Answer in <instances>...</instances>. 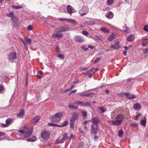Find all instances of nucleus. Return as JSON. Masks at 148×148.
I'll use <instances>...</instances> for the list:
<instances>
[{"label":"nucleus","mask_w":148,"mask_h":148,"mask_svg":"<svg viewBox=\"0 0 148 148\" xmlns=\"http://www.w3.org/2000/svg\"><path fill=\"white\" fill-rule=\"evenodd\" d=\"M67 19H68L67 18H60L59 19V20L60 21H67Z\"/></svg>","instance_id":"obj_58"},{"label":"nucleus","mask_w":148,"mask_h":148,"mask_svg":"<svg viewBox=\"0 0 148 148\" xmlns=\"http://www.w3.org/2000/svg\"><path fill=\"white\" fill-rule=\"evenodd\" d=\"M82 33L85 36H87L88 35V32L86 31L83 30L82 32Z\"/></svg>","instance_id":"obj_50"},{"label":"nucleus","mask_w":148,"mask_h":148,"mask_svg":"<svg viewBox=\"0 0 148 148\" xmlns=\"http://www.w3.org/2000/svg\"><path fill=\"white\" fill-rule=\"evenodd\" d=\"M98 125L93 124L91 126V133L92 134H96L98 131Z\"/></svg>","instance_id":"obj_5"},{"label":"nucleus","mask_w":148,"mask_h":148,"mask_svg":"<svg viewBox=\"0 0 148 148\" xmlns=\"http://www.w3.org/2000/svg\"><path fill=\"white\" fill-rule=\"evenodd\" d=\"M142 41L143 42L142 43V45L143 46H146L148 44V38L143 37L142 38Z\"/></svg>","instance_id":"obj_15"},{"label":"nucleus","mask_w":148,"mask_h":148,"mask_svg":"<svg viewBox=\"0 0 148 148\" xmlns=\"http://www.w3.org/2000/svg\"><path fill=\"white\" fill-rule=\"evenodd\" d=\"M25 40L29 45H30L31 43V40L30 38L27 37H25Z\"/></svg>","instance_id":"obj_36"},{"label":"nucleus","mask_w":148,"mask_h":148,"mask_svg":"<svg viewBox=\"0 0 148 148\" xmlns=\"http://www.w3.org/2000/svg\"><path fill=\"white\" fill-rule=\"evenodd\" d=\"M143 30L146 31L148 32V25H145L143 28Z\"/></svg>","instance_id":"obj_46"},{"label":"nucleus","mask_w":148,"mask_h":148,"mask_svg":"<svg viewBox=\"0 0 148 148\" xmlns=\"http://www.w3.org/2000/svg\"><path fill=\"white\" fill-rule=\"evenodd\" d=\"M48 125L49 126H54V123H48Z\"/></svg>","instance_id":"obj_57"},{"label":"nucleus","mask_w":148,"mask_h":148,"mask_svg":"<svg viewBox=\"0 0 148 148\" xmlns=\"http://www.w3.org/2000/svg\"><path fill=\"white\" fill-rule=\"evenodd\" d=\"M40 119V116H37L32 119L31 121V122L33 123L36 124L39 121Z\"/></svg>","instance_id":"obj_16"},{"label":"nucleus","mask_w":148,"mask_h":148,"mask_svg":"<svg viewBox=\"0 0 148 148\" xmlns=\"http://www.w3.org/2000/svg\"><path fill=\"white\" fill-rule=\"evenodd\" d=\"M1 127H2L4 128L8 127V125L6 123V124L1 123Z\"/></svg>","instance_id":"obj_43"},{"label":"nucleus","mask_w":148,"mask_h":148,"mask_svg":"<svg viewBox=\"0 0 148 148\" xmlns=\"http://www.w3.org/2000/svg\"><path fill=\"white\" fill-rule=\"evenodd\" d=\"M106 16L107 18L111 19L113 17V14L112 12L110 11L108 13L106 14Z\"/></svg>","instance_id":"obj_21"},{"label":"nucleus","mask_w":148,"mask_h":148,"mask_svg":"<svg viewBox=\"0 0 148 148\" xmlns=\"http://www.w3.org/2000/svg\"><path fill=\"white\" fill-rule=\"evenodd\" d=\"M32 129H30L28 131L25 132V135L24 136V137L27 138L30 136L32 134Z\"/></svg>","instance_id":"obj_17"},{"label":"nucleus","mask_w":148,"mask_h":148,"mask_svg":"<svg viewBox=\"0 0 148 148\" xmlns=\"http://www.w3.org/2000/svg\"><path fill=\"white\" fill-rule=\"evenodd\" d=\"M75 103L77 104L84 106V103L82 101H76L75 102Z\"/></svg>","instance_id":"obj_33"},{"label":"nucleus","mask_w":148,"mask_h":148,"mask_svg":"<svg viewBox=\"0 0 148 148\" xmlns=\"http://www.w3.org/2000/svg\"><path fill=\"white\" fill-rule=\"evenodd\" d=\"M95 38L98 40H101V39L100 38V36L99 35H96L95 36Z\"/></svg>","instance_id":"obj_56"},{"label":"nucleus","mask_w":148,"mask_h":148,"mask_svg":"<svg viewBox=\"0 0 148 148\" xmlns=\"http://www.w3.org/2000/svg\"><path fill=\"white\" fill-rule=\"evenodd\" d=\"M94 23L93 22L90 21L88 23V24L89 25H92L94 24Z\"/></svg>","instance_id":"obj_62"},{"label":"nucleus","mask_w":148,"mask_h":148,"mask_svg":"<svg viewBox=\"0 0 148 148\" xmlns=\"http://www.w3.org/2000/svg\"><path fill=\"white\" fill-rule=\"evenodd\" d=\"M134 108L136 110H140L141 109V105L137 103L134 105Z\"/></svg>","instance_id":"obj_19"},{"label":"nucleus","mask_w":148,"mask_h":148,"mask_svg":"<svg viewBox=\"0 0 148 148\" xmlns=\"http://www.w3.org/2000/svg\"><path fill=\"white\" fill-rule=\"evenodd\" d=\"M70 127L73 129L74 128V123L70 122Z\"/></svg>","instance_id":"obj_45"},{"label":"nucleus","mask_w":148,"mask_h":148,"mask_svg":"<svg viewBox=\"0 0 148 148\" xmlns=\"http://www.w3.org/2000/svg\"><path fill=\"white\" fill-rule=\"evenodd\" d=\"M68 138V134H64L63 137L60 138V136L58 137L56 140V144L63 143Z\"/></svg>","instance_id":"obj_4"},{"label":"nucleus","mask_w":148,"mask_h":148,"mask_svg":"<svg viewBox=\"0 0 148 148\" xmlns=\"http://www.w3.org/2000/svg\"><path fill=\"white\" fill-rule=\"evenodd\" d=\"M135 39V36L133 34H131L127 39V41L131 42Z\"/></svg>","instance_id":"obj_18"},{"label":"nucleus","mask_w":148,"mask_h":148,"mask_svg":"<svg viewBox=\"0 0 148 148\" xmlns=\"http://www.w3.org/2000/svg\"><path fill=\"white\" fill-rule=\"evenodd\" d=\"M117 34L116 32H113L108 38V40L109 41H111L115 38Z\"/></svg>","instance_id":"obj_13"},{"label":"nucleus","mask_w":148,"mask_h":148,"mask_svg":"<svg viewBox=\"0 0 148 148\" xmlns=\"http://www.w3.org/2000/svg\"><path fill=\"white\" fill-rule=\"evenodd\" d=\"M89 11V9L86 6H85L82 7L79 10V13L81 16H83L86 15Z\"/></svg>","instance_id":"obj_3"},{"label":"nucleus","mask_w":148,"mask_h":148,"mask_svg":"<svg viewBox=\"0 0 148 148\" xmlns=\"http://www.w3.org/2000/svg\"><path fill=\"white\" fill-rule=\"evenodd\" d=\"M50 136L49 133L46 131H43L41 134V136L43 139L46 140L48 139Z\"/></svg>","instance_id":"obj_8"},{"label":"nucleus","mask_w":148,"mask_h":148,"mask_svg":"<svg viewBox=\"0 0 148 148\" xmlns=\"http://www.w3.org/2000/svg\"><path fill=\"white\" fill-rule=\"evenodd\" d=\"M93 95V93H90L82 94L81 95V96L86 97H92V95Z\"/></svg>","instance_id":"obj_31"},{"label":"nucleus","mask_w":148,"mask_h":148,"mask_svg":"<svg viewBox=\"0 0 148 148\" xmlns=\"http://www.w3.org/2000/svg\"><path fill=\"white\" fill-rule=\"evenodd\" d=\"M7 16L11 17L12 18L14 16V14L13 12H11L10 13H7Z\"/></svg>","instance_id":"obj_35"},{"label":"nucleus","mask_w":148,"mask_h":148,"mask_svg":"<svg viewBox=\"0 0 148 148\" xmlns=\"http://www.w3.org/2000/svg\"><path fill=\"white\" fill-rule=\"evenodd\" d=\"M70 28L69 27H64L63 26L61 27L59 29V32L60 33H62L63 32H66L70 30Z\"/></svg>","instance_id":"obj_11"},{"label":"nucleus","mask_w":148,"mask_h":148,"mask_svg":"<svg viewBox=\"0 0 148 148\" xmlns=\"http://www.w3.org/2000/svg\"><path fill=\"white\" fill-rule=\"evenodd\" d=\"M13 120L11 118H8L7 119L5 123L7 124L8 125V126L11 124H12V123L13 122Z\"/></svg>","instance_id":"obj_20"},{"label":"nucleus","mask_w":148,"mask_h":148,"mask_svg":"<svg viewBox=\"0 0 148 148\" xmlns=\"http://www.w3.org/2000/svg\"><path fill=\"white\" fill-rule=\"evenodd\" d=\"M122 94L125 95L127 98L129 99H134L136 97L135 95L129 93H124V94Z\"/></svg>","instance_id":"obj_12"},{"label":"nucleus","mask_w":148,"mask_h":148,"mask_svg":"<svg viewBox=\"0 0 148 148\" xmlns=\"http://www.w3.org/2000/svg\"><path fill=\"white\" fill-rule=\"evenodd\" d=\"M120 41L119 39L116 40L114 45H112L110 46L111 49L113 48L115 49H118L120 47Z\"/></svg>","instance_id":"obj_9"},{"label":"nucleus","mask_w":148,"mask_h":148,"mask_svg":"<svg viewBox=\"0 0 148 148\" xmlns=\"http://www.w3.org/2000/svg\"><path fill=\"white\" fill-rule=\"evenodd\" d=\"M123 30H122L125 32L128 33L130 32L129 28L126 27H123Z\"/></svg>","instance_id":"obj_29"},{"label":"nucleus","mask_w":148,"mask_h":148,"mask_svg":"<svg viewBox=\"0 0 148 148\" xmlns=\"http://www.w3.org/2000/svg\"><path fill=\"white\" fill-rule=\"evenodd\" d=\"M114 2V0H108L107 1V4L110 5H111Z\"/></svg>","instance_id":"obj_39"},{"label":"nucleus","mask_w":148,"mask_h":148,"mask_svg":"<svg viewBox=\"0 0 148 148\" xmlns=\"http://www.w3.org/2000/svg\"><path fill=\"white\" fill-rule=\"evenodd\" d=\"M97 108H99V110L100 111H101V113H103L105 112V110L103 108V107H98Z\"/></svg>","instance_id":"obj_40"},{"label":"nucleus","mask_w":148,"mask_h":148,"mask_svg":"<svg viewBox=\"0 0 148 148\" xmlns=\"http://www.w3.org/2000/svg\"><path fill=\"white\" fill-rule=\"evenodd\" d=\"M69 138L70 139H73L74 138V136L73 135H70V136L69 137Z\"/></svg>","instance_id":"obj_64"},{"label":"nucleus","mask_w":148,"mask_h":148,"mask_svg":"<svg viewBox=\"0 0 148 148\" xmlns=\"http://www.w3.org/2000/svg\"><path fill=\"white\" fill-rule=\"evenodd\" d=\"M77 119L75 118H74L73 117L71 116L70 119V122L74 123L75 121Z\"/></svg>","instance_id":"obj_48"},{"label":"nucleus","mask_w":148,"mask_h":148,"mask_svg":"<svg viewBox=\"0 0 148 148\" xmlns=\"http://www.w3.org/2000/svg\"><path fill=\"white\" fill-rule=\"evenodd\" d=\"M5 135L4 133L2 132H0V137L1 136H3Z\"/></svg>","instance_id":"obj_61"},{"label":"nucleus","mask_w":148,"mask_h":148,"mask_svg":"<svg viewBox=\"0 0 148 148\" xmlns=\"http://www.w3.org/2000/svg\"><path fill=\"white\" fill-rule=\"evenodd\" d=\"M11 21L12 22L14 23H16L18 21V19L17 17H14L11 18Z\"/></svg>","instance_id":"obj_26"},{"label":"nucleus","mask_w":148,"mask_h":148,"mask_svg":"<svg viewBox=\"0 0 148 148\" xmlns=\"http://www.w3.org/2000/svg\"><path fill=\"white\" fill-rule=\"evenodd\" d=\"M100 30L104 33H108L109 32V30L106 28L104 27L101 28Z\"/></svg>","instance_id":"obj_28"},{"label":"nucleus","mask_w":148,"mask_h":148,"mask_svg":"<svg viewBox=\"0 0 148 148\" xmlns=\"http://www.w3.org/2000/svg\"><path fill=\"white\" fill-rule=\"evenodd\" d=\"M101 59V57H99L98 58H97L94 62V63L95 64L97 63Z\"/></svg>","instance_id":"obj_44"},{"label":"nucleus","mask_w":148,"mask_h":148,"mask_svg":"<svg viewBox=\"0 0 148 148\" xmlns=\"http://www.w3.org/2000/svg\"><path fill=\"white\" fill-rule=\"evenodd\" d=\"M77 119L75 118H74L73 117L71 116L70 119V122L74 123L75 121Z\"/></svg>","instance_id":"obj_49"},{"label":"nucleus","mask_w":148,"mask_h":148,"mask_svg":"<svg viewBox=\"0 0 148 148\" xmlns=\"http://www.w3.org/2000/svg\"><path fill=\"white\" fill-rule=\"evenodd\" d=\"M4 89V87L1 85H0V92L2 91Z\"/></svg>","instance_id":"obj_55"},{"label":"nucleus","mask_w":148,"mask_h":148,"mask_svg":"<svg viewBox=\"0 0 148 148\" xmlns=\"http://www.w3.org/2000/svg\"><path fill=\"white\" fill-rule=\"evenodd\" d=\"M79 116V114L78 113L75 112L73 113L72 116L77 120L78 119Z\"/></svg>","instance_id":"obj_24"},{"label":"nucleus","mask_w":148,"mask_h":148,"mask_svg":"<svg viewBox=\"0 0 148 148\" xmlns=\"http://www.w3.org/2000/svg\"><path fill=\"white\" fill-rule=\"evenodd\" d=\"M74 104V103L73 102H71L69 104L68 107L70 108H71L73 106Z\"/></svg>","instance_id":"obj_47"},{"label":"nucleus","mask_w":148,"mask_h":148,"mask_svg":"<svg viewBox=\"0 0 148 148\" xmlns=\"http://www.w3.org/2000/svg\"><path fill=\"white\" fill-rule=\"evenodd\" d=\"M58 56L61 59H63L64 58V56L62 54H59Z\"/></svg>","instance_id":"obj_51"},{"label":"nucleus","mask_w":148,"mask_h":148,"mask_svg":"<svg viewBox=\"0 0 148 148\" xmlns=\"http://www.w3.org/2000/svg\"><path fill=\"white\" fill-rule=\"evenodd\" d=\"M130 125L132 127H135L137 125V124L134 121H130L129 122Z\"/></svg>","instance_id":"obj_30"},{"label":"nucleus","mask_w":148,"mask_h":148,"mask_svg":"<svg viewBox=\"0 0 148 148\" xmlns=\"http://www.w3.org/2000/svg\"><path fill=\"white\" fill-rule=\"evenodd\" d=\"M92 122L93 123V124L97 125L99 124L100 122L99 119L97 117H95L92 119Z\"/></svg>","instance_id":"obj_14"},{"label":"nucleus","mask_w":148,"mask_h":148,"mask_svg":"<svg viewBox=\"0 0 148 148\" xmlns=\"http://www.w3.org/2000/svg\"><path fill=\"white\" fill-rule=\"evenodd\" d=\"M74 39L76 42L80 43L83 42L85 40L83 37L78 35L75 36Z\"/></svg>","instance_id":"obj_6"},{"label":"nucleus","mask_w":148,"mask_h":148,"mask_svg":"<svg viewBox=\"0 0 148 148\" xmlns=\"http://www.w3.org/2000/svg\"><path fill=\"white\" fill-rule=\"evenodd\" d=\"M133 79L132 78H128L127 80V82H130L131 81L133 80Z\"/></svg>","instance_id":"obj_63"},{"label":"nucleus","mask_w":148,"mask_h":148,"mask_svg":"<svg viewBox=\"0 0 148 148\" xmlns=\"http://www.w3.org/2000/svg\"><path fill=\"white\" fill-rule=\"evenodd\" d=\"M19 132L21 134H25V132L24 130H19Z\"/></svg>","instance_id":"obj_52"},{"label":"nucleus","mask_w":148,"mask_h":148,"mask_svg":"<svg viewBox=\"0 0 148 148\" xmlns=\"http://www.w3.org/2000/svg\"><path fill=\"white\" fill-rule=\"evenodd\" d=\"M60 33L59 31L55 32L52 34V36L54 38H58V39L62 38L63 37V35L62 34H59Z\"/></svg>","instance_id":"obj_10"},{"label":"nucleus","mask_w":148,"mask_h":148,"mask_svg":"<svg viewBox=\"0 0 148 148\" xmlns=\"http://www.w3.org/2000/svg\"><path fill=\"white\" fill-rule=\"evenodd\" d=\"M143 52L144 54H147L148 53V48L144 49L143 50Z\"/></svg>","instance_id":"obj_42"},{"label":"nucleus","mask_w":148,"mask_h":148,"mask_svg":"<svg viewBox=\"0 0 148 148\" xmlns=\"http://www.w3.org/2000/svg\"><path fill=\"white\" fill-rule=\"evenodd\" d=\"M141 124L143 126H145L146 124V121L144 119H142L140 121Z\"/></svg>","instance_id":"obj_37"},{"label":"nucleus","mask_w":148,"mask_h":148,"mask_svg":"<svg viewBox=\"0 0 148 148\" xmlns=\"http://www.w3.org/2000/svg\"><path fill=\"white\" fill-rule=\"evenodd\" d=\"M110 8L109 7H107L105 9H103V10L104 11H108L110 10Z\"/></svg>","instance_id":"obj_60"},{"label":"nucleus","mask_w":148,"mask_h":148,"mask_svg":"<svg viewBox=\"0 0 148 148\" xmlns=\"http://www.w3.org/2000/svg\"><path fill=\"white\" fill-rule=\"evenodd\" d=\"M92 102L90 101H87L86 102L84 103V107L86 106H89L92 105Z\"/></svg>","instance_id":"obj_32"},{"label":"nucleus","mask_w":148,"mask_h":148,"mask_svg":"<svg viewBox=\"0 0 148 148\" xmlns=\"http://www.w3.org/2000/svg\"><path fill=\"white\" fill-rule=\"evenodd\" d=\"M62 115L63 114L62 112H58L51 116L50 118V119L51 121L53 122L58 123L61 120V117Z\"/></svg>","instance_id":"obj_1"},{"label":"nucleus","mask_w":148,"mask_h":148,"mask_svg":"<svg viewBox=\"0 0 148 148\" xmlns=\"http://www.w3.org/2000/svg\"><path fill=\"white\" fill-rule=\"evenodd\" d=\"M24 110H22L20 111L19 113L17 114V116L18 117H21L24 115Z\"/></svg>","instance_id":"obj_25"},{"label":"nucleus","mask_w":148,"mask_h":148,"mask_svg":"<svg viewBox=\"0 0 148 148\" xmlns=\"http://www.w3.org/2000/svg\"><path fill=\"white\" fill-rule=\"evenodd\" d=\"M82 115L83 116V119H84L87 116V113L86 111H82Z\"/></svg>","instance_id":"obj_34"},{"label":"nucleus","mask_w":148,"mask_h":148,"mask_svg":"<svg viewBox=\"0 0 148 148\" xmlns=\"http://www.w3.org/2000/svg\"><path fill=\"white\" fill-rule=\"evenodd\" d=\"M37 139L34 136H33V137H31L28 139H27L26 140L28 142H34L35 141H36L37 140Z\"/></svg>","instance_id":"obj_22"},{"label":"nucleus","mask_w":148,"mask_h":148,"mask_svg":"<svg viewBox=\"0 0 148 148\" xmlns=\"http://www.w3.org/2000/svg\"><path fill=\"white\" fill-rule=\"evenodd\" d=\"M8 58L10 60L16 59L17 58L16 52L14 51L10 53L8 56Z\"/></svg>","instance_id":"obj_7"},{"label":"nucleus","mask_w":148,"mask_h":148,"mask_svg":"<svg viewBox=\"0 0 148 148\" xmlns=\"http://www.w3.org/2000/svg\"><path fill=\"white\" fill-rule=\"evenodd\" d=\"M67 22L69 23H71L73 24L77 25V23L75 20L72 19H68L67 20Z\"/></svg>","instance_id":"obj_23"},{"label":"nucleus","mask_w":148,"mask_h":148,"mask_svg":"<svg viewBox=\"0 0 148 148\" xmlns=\"http://www.w3.org/2000/svg\"><path fill=\"white\" fill-rule=\"evenodd\" d=\"M82 49L84 50V51H87L88 49V48H85V46H82Z\"/></svg>","instance_id":"obj_59"},{"label":"nucleus","mask_w":148,"mask_h":148,"mask_svg":"<svg viewBox=\"0 0 148 148\" xmlns=\"http://www.w3.org/2000/svg\"><path fill=\"white\" fill-rule=\"evenodd\" d=\"M33 28V27L31 25H29L27 27V29L29 30H31Z\"/></svg>","instance_id":"obj_53"},{"label":"nucleus","mask_w":148,"mask_h":148,"mask_svg":"<svg viewBox=\"0 0 148 148\" xmlns=\"http://www.w3.org/2000/svg\"><path fill=\"white\" fill-rule=\"evenodd\" d=\"M142 115V114H140V113H139L138 112H137L136 113V117H138L139 116Z\"/></svg>","instance_id":"obj_54"},{"label":"nucleus","mask_w":148,"mask_h":148,"mask_svg":"<svg viewBox=\"0 0 148 148\" xmlns=\"http://www.w3.org/2000/svg\"><path fill=\"white\" fill-rule=\"evenodd\" d=\"M12 7L14 9H19L22 8V7L20 6L12 5Z\"/></svg>","instance_id":"obj_41"},{"label":"nucleus","mask_w":148,"mask_h":148,"mask_svg":"<svg viewBox=\"0 0 148 148\" xmlns=\"http://www.w3.org/2000/svg\"><path fill=\"white\" fill-rule=\"evenodd\" d=\"M116 120L115 121L108 120V122L109 124L111 125H118L120 124V114H119L117 115L116 117Z\"/></svg>","instance_id":"obj_2"},{"label":"nucleus","mask_w":148,"mask_h":148,"mask_svg":"<svg viewBox=\"0 0 148 148\" xmlns=\"http://www.w3.org/2000/svg\"><path fill=\"white\" fill-rule=\"evenodd\" d=\"M68 124V121H65L63 123V124L62 125H61V127L65 126L67 125Z\"/></svg>","instance_id":"obj_38"},{"label":"nucleus","mask_w":148,"mask_h":148,"mask_svg":"<svg viewBox=\"0 0 148 148\" xmlns=\"http://www.w3.org/2000/svg\"><path fill=\"white\" fill-rule=\"evenodd\" d=\"M67 8L68 12L71 14L72 13V7L70 5H68L67 6Z\"/></svg>","instance_id":"obj_27"}]
</instances>
